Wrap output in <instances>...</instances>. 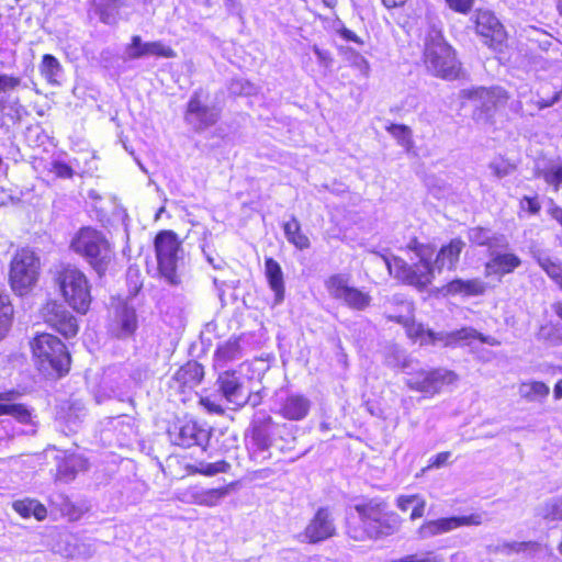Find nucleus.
<instances>
[{"label":"nucleus","instance_id":"obj_10","mask_svg":"<svg viewBox=\"0 0 562 562\" xmlns=\"http://www.w3.org/2000/svg\"><path fill=\"white\" fill-rule=\"evenodd\" d=\"M40 274V258L29 248L15 252L10 263L9 280L12 290L19 295L35 285Z\"/></svg>","mask_w":562,"mask_h":562},{"label":"nucleus","instance_id":"obj_16","mask_svg":"<svg viewBox=\"0 0 562 562\" xmlns=\"http://www.w3.org/2000/svg\"><path fill=\"white\" fill-rule=\"evenodd\" d=\"M474 24L476 33L493 49H497L504 43L506 33L493 12L477 10L474 15Z\"/></svg>","mask_w":562,"mask_h":562},{"label":"nucleus","instance_id":"obj_6","mask_svg":"<svg viewBox=\"0 0 562 562\" xmlns=\"http://www.w3.org/2000/svg\"><path fill=\"white\" fill-rule=\"evenodd\" d=\"M55 282L65 301L77 312L86 313L91 303L87 276L76 266L66 265L57 270Z\"/></svg>","mask_w":562,"mask_h":562},{"label":"nucleus","instance_id":"obj_49","mask_svg":"<svg viewBox=\"0 0 562 562\" xmlns=\"http://www.w3.org/2000/svg\"><path fill=\"white\" fill-rule=\"evenodd\" d=\"M202 252L204 255L207 263L213 267L215 270H221L224 268V260L212 249L211 245L207 241H203L201 245Z\"/></svg>","mask_w":562,"mask_h":562},{"label":"nucleus","instance_id":"obj_61","mask_svg":"<svg viewBox=\"0 0 562 562\" xmlns=\"http://www.w3.org/2000/svg\"><path fill=\"white\" fill-rule=\"evenodd\" d=\"M413 510L411 513V519L416 520L422 518L425 514L426 501L422 495H417L416 501L414 502Z\"/></svg>","mask_w":562,"mask_h":562},{"label":"nucleus","instance_id":"obj_37","mask_svg":"<svg viewBox=\"0 0 562 562\" xmlns=\"http://www.w3.org/2000/svg\"><path fill=\"white\" fill-rule=\"evenodd\" d=\"M389 272L394 278L408 283V277L411 272V266H408L403 259L396 256H382Z\"/></svg>","mask_w":562,"mask_h":562},{"label":"nucleus","instance_id":"obj_11","mask_svg":"<svg viewBox=\"0 0 562 562\" xmlns=\"http://www.w3.org/2000/svg\"><path fill=\"white\" fill-rule=\"evenodd\" d=\"M220 114V109L209 105L206 94L199 90L194 91L188 102L184 120L195 132H203L218 121Z\"/></svg>","mask_w":562,"mask_h":562},{"label":"nucleus","instance_id":"obj_4","mask_svg":"<svg viewBox=\"0 0 562 562\" xmlns=\"http://www.w3.org/2000/svg\"><path fill=\"white\" fill-rule=\"evenodd\" d=\"M71 250L83 258L102 278L113 266L115 252L104 234L92 227H82L72 237Z\"/></svg>","mask_w":562,"mask_h":562},{"label":"nucleus","instance_id":"obj_21","mask_svg":"<svg viewBox=\"0 0 562 562\" xmlns=\"http://www.w3.org/2000/svg\"><path fill=\"white\" fill-rule=\"evenodd\" d=\"M56 459V481L69 483L76 479L79 472L88 470V460L81 454L64 452L63 456H57Z\"/></svg>","mask_w":562,"mask_h":562},{"label":"nucleus","instance_id":"obj_34","mask_svg":"<svg viewBox=\"0 0 562 562\" xmlns=\"http://www.w3.org/2000/svg\"><path fill=\"white\" fill-rule=\"evenodd\" d=\"M519 395L529 401L536 402L546 398L549 393V386L540 381L522 382L518 389Z\"/></svg>","mask_w":562,"mask_h":562},{"label":"nucleus","instance_id":"obj_33","mask_svg":"<svg viewBox=\"0 0 562 562\" xmlns=\"http://www.w3.org/2000/svg\"><path fill=\"white\" fill-rule=\"evenodd\" d=\"M14 510L23 518L35 517L38 521L47 516L46 507L36 499L25 498L13 503Z\"/></svg>","mask_w":562,"mask_h":562},{"label":"nucleus","instance_id":"obj_9","mask_svg":"<svg viewBox=\"0 0 562 562\" xmlns=\"http://www.w3.org/2000/svg\"><path fill=\"white\" fill-rule=\"evenodd\" d=\"M155 250L161 278L170 285H178L181 282L178 270L182 249L177 235L170 231L160 232L155 238Z\"/></svg>","mask_w":562,"mask_h":562},{"label":"nucleus","instance_id":"obj_8","mask_svg":"<svg viewBox=\"0 0 562 562\" xmlns=\"http://www.w3.org/2000/svg\"><path fill=\"white\" fill-rule=\"evenodd\" d=\"M31 348L42 370L52 369L60 375L68 372L70 356L66 346L56 336L45 333L36 335Z\"/></svg>","mask_w":562,"mask_h":562},{"label":"nucleus","instance_id":"obj_30","mask_svg":"<svg viewBox=\"0 0 562 562\" xmlns=\"http://www.w3.org/2000/svg\"><path fill=\"white\" fill-rule=\"evenodd\" d=\"M456 519L453 517L439 518L425 521L417 530L420 539H428L456 529Z\"/></svg>","mask_w":562,"mask_h":562},{"label":"nucleus","instance_id":"obj_19","mask_svg":"<svg viewBox=\"0 0 562 562\" xmlns=\"http://www.w3.org/2000/svg\"><path fill=\"white\" fill-rule=\"evenodd\" d=\"M138 326L136 311L126 303L115 308L114 316L109 325L110 333L117 338H125L135 333Z\"/></svg>","mask_w":562,"mask_h":562},{"label":"nucleus","instance_id":"obj_14","mask_svg":"<svg viewBox=\"0 0 562 562\" xmlns=\"http://www.w3.org/2000/svg\"><path fill=\"white\" fill-rule=\"evenodd\" d=\"M413 250L418 258V262L411 266L407 284L415 285L417 288H425L431 283L435 270L437 269L435 263H431L436 249L431 245H424L415 241Z\"/></svg>","mask_w":562,"mask_h":562},{"label":"nucleus","instance_id":"obj_13","mask_svg":"<svg viewBox=\"0 0 562 562\" xmlns=\"http://www.w3.org/2000/svg\"><path fill=\"white\" fill-rule=\"evenodd\" d=\"M329 295L352 310L362 311L371 303V296L361 290L350 286L342 274H334L325 282Z\"/></svg>","mask_w":562,"mask_h":562},{"label":"nucleus","instance_id":"obj_15","mask_svg":"<svg viewBox=\"0 0 562 562\" xmlns=\"http://www.w3.org/2000/svg\"><path fill=\"white\" fill-rule=\"evenodd\" d=\"M42 316L48 326L66 338L74 337L78 333L79 326L76 317L63 303L56 301L48 302L42 308Z\"/></svg>","mask_w":562,"mask_h":562},{"label":"nucleus","instance_id":"obj_36","mask_svg":"<svg viewBox=\"0 0 562 562\" xmlns=\"http://www.w3.org/2000/svg\"><path fill=\"white\" fill-rule=\"evenodd\" d=\"M40 70L42 76L45 77L49 83L57 85L63 72V67L55 56L45 54L40 65Z\"/></svg>","mask_w":562,"mask_h":562},{"label":"nucleus","instance_id":"obj_24","mask_svg":"<svg viewBox=\"0 0 562 562\" xmlns=\"http://www.w3.org/2000/svg\"><path fill=\"white\" fill-rule=\"evenodd\" d=\"M507 248H495L490 252V260L485 265L487 276H504L513 272L520 265V259L510 252H503Z\"/></svg>","mask_w":562,"mask_h":562},{"label":"nucleus","instance_id":"obj_62","mask_svg":"<svg viewBox=\"0 0 562 562\" xmlns=\"http://www.w3.org/2000/svg\"><path fill=\"white\" fill-rule=\"evenodd\" d=\"M520 204L521 209L528 211L530 214H537L541 209L537 198L524 196Z\"/></svg>","mask_w":562,"mask_h":562},{"label":"nucleus","instance_id":"obj_41","mask_svg":"<svg viewBox=\"0 0 562 562\" xmlns=\"http://www.w3.org/2000/svg\"><path fill=\"white\" fill-rule=\"evenodd\" d=\"M538 177H541L548 186L558 190L562 184V164H550L538 171Z\"/></svg>","mask_w":562,"mask_h":562},{"label":"nucleus","instance_id":"obj_47","mask_svg":"<svg viewBox=\"0 0 562 562\" xmlns=\"http://www.w3.org/2000/svg\"><path fill=\"white\" fill-rule=\"evenodd\" d=\"M539 265L555 283L559 282V279H562V266L560 263L546 257L539 259Z\"/></svg>","mask_w":562,"mask_h":562},{"label":"nucleus","instance_id":"obj_48","mask_svg":"<svg viewBox=\"0 0 562 562\" xmlns=\"http://www.w3.org/2000/svg\"><path fill=\"white\" fill-rule=\"evenodd\" d=\"M392 562H442V560L431 551L419 552L414 554L404 555Z\"/></svg>","mask_w":562,"mask_h":562},{"label":"nucleus","instance_id":"obj_26","mask_svg":"<svg viewBox=\"0 0 562 562\" xmlns=\"http://www.w3.org/2000/svg\"><path fill=\"white\" fill-rule=\"evenodd\" d=\"M203 367L196 361H189L180 369L177 370L172 380L173 383L184 391L186 389H193L203 378Z\"/></svg>","mask_w":562,"mask_h":562},{"label":"nucleus","instance_id":"obj_20","mask_svg":"<svg viewBox=\"0 0 562 562\" xmlns=\"http://www.w3.org/2000/svg\"><path fill=\"white\" fill-rule=\"evenodd\" d=\"M312 403L308 397L292 393L279 400L276 413L284 419L299 422L308 415Z\"/></svg>","mask_w":562,"mask_h":562},{"label":"nucleus","instance_id":"obj_35","mask_svg":"<svg viewBox=\"0 0 562 562\" xmlns=\"http://www.w3.org/2000/svg\"><path fill=\"white\" fill-rule=\"evenodd\" d=\"M283 229L289 243L293 244L296 248L303 250L310 247V239L301 232L300 223L294 216L284 224Z\"/></svg>","mask_w":562,"mask_h":562},{"label":"nucleus","instance_id":"obj_43","mask_svg":"<svg viewBox=\"0 0 562 562\" xmlns=\"http://www.w3.org/2000/svg\"><path fill=\"white\" fill-rule=\"evenodd\" d=\"M83 416L85 407L76 404L69 407L68 414L60 415L58 419L65 423V426L69 432H76Z\"/></svg>","mask_w":562,"mask_h":562},{"label":"nucleus","instance_id":"obj_60","mask_svg":"<svg viewBox=\"0 0 562 562\" xmlns=\"http://www.w3.org/2000/svg\"><path fill=\"white\" fill-rule=\"evenodd\" d=\"M450 457L451 452L449 451L440 452L429 460V464L427 465L426 469H440L447 464Z\"/></svg>","mask_w":562,"mask_h":562},{"label":"nucleus","instance_id":"obj_27","mask_svg":"<svg viewBox=\"0 0 562 562\" xmlns=\"http://www.w3.org/2000/svg\"><path fill=\"white\" fill-rule=\"evenodd\" d=\"M265 276L274 293V304H280L284 300V278L281 266L273 258L265 259Z\"/></svg>","mask_w":562,"mask_h":562},{"label":"nucleus","instance_id":"obj_46","mask_svg":"<svg viewBox=\"0 0 562 562\" xmlns=\"http://www.w3.org/2000/svg\"><path fill=\"white\" fill-rule=\"evenodd\" d=\"M22 85V78L12 74L0 72V94L15 91Z\"/></svg>","mask_w":562,"mask_h":562},{"label":"nucleus","instance_id":"obj_32","mask_svg":"<svg viewBox=\"0 0 562 562\" xmlns=\"http://www.w3.org/2000/svg\"><path fill=\"white\" fill-rule=\"evenodd\" d=\"M121 0H93L94 12L105 24H115L120 19Z\"/></svg>","mask_w":562,"mask_h":562},{"label":"nucleus","instance_id":"obj_50","mask_svg":"<svg viewBox=\"0 0 562 562\" xmlns=\"http://www.w3.org/2000/svg\"><path fill=\"white\" fill-rule=\"evenodd\" d=\"M543 517L551 520L562 519V496L552 498L546 504Z\"/></svg>","mask_w":562,"mask_h":562},{"label":"nucleus","instance_id":"obj_42","mask_svg":"<svg viewBox=\"0 0 562 562\" xmlns=\"http://www.w3.org/2000/svg\"><path fill=\"white\" fill-rule=\"evenodd\" d=\"M387 132L397 140L398 145L407 151L413 147L412 131L408 126L403 124H391L387 126Z\"/></svg>","mask_w":562,"mask_h":562},{"label":"nucleus","instance_id":"obj_23","mask_svg":"<svg viewBox=\"0 0 562 562\" xmlns=\"http://www.w3.org/2000/svg\"><path fill=\"white\" fill-rule=\"evenodd\" d=\"M217 384L227 402L237 406L246 405L244 385L236 372L225 371L221 373L217 378Z\"/></svg>","mask_w":562,"mask_h":562},{"label":"nucleus","instance_id":"obj_56","mask_svg":"<svg viewBox=\"0 0 562 562\" xmlns=\"http://www.w3.org/2000/svg\"><path fill=\"white\" fill-rule=\"evenodd\" d=\"M126 279H127V282L130 284V288H131V292H133V294H136L143 283L140 281V272H139V269L138 268H134V267H130L128 270H127V273H126Z\"/></svg>","mask_w":562,"mask_h":562},{"label":"nucleus","instance_id":"obj_7","mask_svg":"<svg viewBox=\"0 0 562 562\" xmlns=\"http://www.w3.org/2000/svg\"><path fill=\"white\" fill-rule=\"evenodd\" d=\"M425 64L427 69L437 77L454 79L459 72L454 52L448 45L440 31L430 30L425 42Z\"/></svg>","mask_w":562,"mask_h":562},{"label":"nucleus","instance_id":"obj_17","mask_svg":"<svg viewBox=\"0 0 562 562\" xmlns=\"http://www.w3.org/2000/svg\"><path fill=\"white\" fill-rule=\"evenodd\" d=\"M169 436L175 445L183 448L198 446L205 449L210 440V431L193 420L176 426Z\"/></svg>","mask_w":562,"mask_h":562},{"label":"nucleus","instance_id":"obj_51","mask_svg":"<svg viewBox=\"0 0 562 562\" xmlns=\"http://www.w3.org/2000/svg\"><path fill=\"white\" fill-rule=\"evenodd\" d=\"M229 468L228 462L221 460L212 463H202L198 471L203 475L212 476L217 473H226Z\"/></svg>","mask_w":562,"mask_h":562},{"label":"nucleus","instance_id":"obj_57","mask_svg":"<svg viewBox=\"0 0 562 562\" xmlns=\"http://www.w3.org/2000/svg\"><path fill=\"white\" fill-rule=\"evenodd\" d=\"M50 504L59 506L60 513L63 515L69 516L70 518H72V513H71L72 504L64 495L58 494V495L52 497L50 498Z\"/></svg>","mask_w":562,"mask_h":562},{"label":"nucleus","instance_id":"obj_28","mask_svg":"<svg viewBox=\"0 0 562 562\" xmlns=\"http://www.w3.org/2000/svg\"><path fill=\"white\" fill-rule=\"evenodd\" d=\"M463 247L464 243L460 238H454L448 245L442 246L435 260L437 270L441 271L443 268L454 269Z\"/></svg>","mask_w":562,"mask_h":562},{"label":"nucleus","instance_id":"obj_1","mask_svg":"<svg viewBox=\"0 0 562 562\" xmlns=\"http://www.w3.org/2000/svg\"><path fill=\"white\" fill-rule=\"evenodd\" d=\"M358 517H348L346 532L355 541L376 540L397 532L402 518L387 510L381 498L366 499L353 506Z\"/></svg>","mask_w":562,"mask_h":562},{"label":"nucleus","instance_id":"obj_52","mask_svg":"<svg viewBox=\"0 0 562 562\" xmlns=\"http://www.w3.org/2000/svg\"><path fill=\"white\" fill-rule=\"evenodd\" d=\"M142 44L143 41L139 35H134L131 43L125 47L124 54L126 59L142 58Z\"/></svg>","mask_w":562,"mask_h":562},{"label":"nucleus","instance_id":"obj_44","mask_svg":"<svg viewBox=\"0 0 562 562\" xmlns=\"http://www.w3.org/2000/svg\"><path fill=\"white\" fill-rule=\"evenodd\" d=\"M204 493L205 487L192 485L187 488L178 491L177 498L184 504H193L201 506Z\"/></svg>","mask_w":562,"mask_h":562},{"label":"nucleus","instance_id":"obj_64","mask_svg":"<svg viewBox=\"0 0 562 562\" xmlns=\"http://www.w3.org/2000/svg\"><path fill=\"white\" fill-rule=\"evenodd\" d=\"M201 404L210 412V413H214V414H217V415H223L224 414V408L222 407V405L215 403L214 401H212L210 397H203L201 398Z\"/></svg>","mask_w":562,"mask_h":562},{"label":"nucleus","instance_id":"obj_22","mask_svg":"<svg viewBox=\"0 0 562 562\" xmlns=\"http://www.w3.org/2000/svg\"><path fill=\"white\" fill-rule=\"evenodd\" d=\"M463 94L473 101L476 109L485 113L491 112L497 104L507 100L506 91L499 87L490 89L480 87L473 90H464Z\"/></svg>","mask_w":562,"mask_h":562},{"label":"nucleus","instance_id":"obj_54","mask_svg":"<svg viewBox=\"0 0 562 562\" xmlns=\"http://www.w3.org/2000/svg\"><path fill=\"white\" fill-rule=\"evenodd\" d=\"M50 171L63 179H70L74 176L72 168L60 160H54L52 162Z\"/></svg>","mask_w":562,"mask_h":562},{"label":"nucleus","instance_id":"obj_40","mask_svg":"<svg viewBox=\"0 0 562 562\" xmlns=\"http://www.w3.org/2000/svg\"><path fill=\"white\" fill-rule=\"evenodd\" d=\"M13 315V307L9 296L0 292V339L7 334Z\"/></svg>","mask_w":562,"mask_h":562},{"label":"nucleus","instance_id":"obj_39","mask_svg":"<svg viewBox=\"0 0 562 562\" xmlns=\"http://www.w3.org/2000/svg\"><path fill=\"white\" fill-rule=\"evenodd\" d=\"M148 56L172 58L176 56L173 49L165 45L160 41L156 42H143L142 44V58Z\"/></svg>","mask_w":562,"mask_h":562},{"label":"nucleus","instance_id":"obj_5","mask_svg":"<svg viewBox=\"0 0 562 562\" xmlns=\"http://www.w3.org/2000/svg\"><path fill=\"white\" fill-rule=\"evenodd\" d=\"M18 395L15 391H0V441L19 434L35 432L32 411L13 403Z\"/></svg>","mask_w":562,"mask_h":562},{"label":"nucleus","instance_id":"obj_55","mask_svg":"<svg viewBox=\"0 0 562 562\" xmlns=\"http://www.w3.org/2000/svg\"><path fill=\"white\" fill-rule=\"evenodd\" d=\"M490 169L497 178H503L512 173L514 167L505 160H494L490 164Z\"/></svg>","mask_w":562,"mask_h":562},{"label":"nucleus","instance_id":"obj_58","mask_svg":"<svg viewBox=\"0 0 562 562\" xmlns=\"http://www.w3.org/2000/svg\"><path fill=\"white\" fill-rule=\"evenodd\" d=\"M448 7L462 14H467L472 9L474 0H446Z\"/></svg>","mask_w":562,"mask_h":562},{"label":"nucleus","instance_id":"obj_38","mask_svg":"<svg viewBox=\"0 0 562 562\" xmlns=\"http://www.w3.org/2000/svg\"><path fill=\"white\" fill-rule=\"evenodd\" d=\"M235 483H229L222 487L205 488V493L202 499L201 506L215 507L218 506L222 501L231 494L234 490Z\"/></svg>","mask_w":562,"mask_h":562},{"label":"nucleus","instance_id":"obj_2","mask_svg":"<svg viewBox=\"0 0 562 562\" xmlns=\"http://www.w3.org/2000/svg\"><path fill=\"white\" fill-rule=\"evenodd\" d=\"M297 427L286 423H277L266 412H258L250 425V446L254 453L263 459L272 454L270 449L286 453L295 448Z\"/></svg>","mask_w":562,"mask_h":562},{"label":"nucleus","instance_id":"obj_25","mask_svg":"<svg viewBox=\"0 0 562 562\" xmlns=\"http://www.w3.org/2000/svg\"><path fill=\"white\" fill-rule=\"evenodd\" d=\"M469 240L477 246H486L488 254L495 248H508V240L505 235L492 233L483 227H473L468 233Z\"/></svg>","mask_w":562,"mask_h":562},{"label":"nucleus","instance_id":"obj_18","mask_svg":"<svg viewBox=\"0 0 562 562\" xmlns=\"http://www.w3.org/2000/svg\"><path fill=\"white\" fill-rule=\"evenodd\" d=\"M335 531L336 527L331 513L328 508L322 507L316 512L300 537L302 542L317 543L333 537Z\"/></svg>","mask_w":562,"mask_h":562},{"label":"nucleus","instance_id":"obj_45","mask_svg":"<svg viewBox=\"0 0 562 562\" xmlns=\"http://www.w3.org/2000/svg\"><path fill=\"white\" fill-rule=\"evenodd\" d=\"M539 549V544L533 541H514V542H504L503 544H499L496 548V551L504 553V554H510V553H519L525 551L535 552Z\"/></svg>","mask_w":562,"mask_h":562},{"label":"nucleus","instance_id":"obj_29","mask_svg":"<svg viewBox=\"0 0 562 562\" xmlns=\"http://www.w3.org/2000/svg\"><path fill=\"white\" fill-rule=\"evenodd\" d=\"M445 294L475 296L485 292V283L479 279L462 280L456 279L443 288Z\"/></svg>","mask_w":562,"mask_h":562},{"label":"nucleus","instance_id":"obj_12","mask_svg":"<svg viewBox=\"0 0 562 562\" xmlns=\"http://www.w3.org/2000/svg\"><path fill=\"white\" fill-rule=\"evenodd\" d=\"M458 381V374L445 368H437L429 371L420 370L406 380V385L417 392L428 395L439 393L446 385Z\"/></svg>","mask_w":562,"mask_h":562},{"label":"nucleus","instance_id":"obj_3","mask_svg":"<svg viewBox=\"0 0 562 562\" xmlns=\"http://www.w3.org/2000/svg\"><path fill=\"white\" fill-rule=\"evenodd\" d=\"M404 307L408 313L407 316H390V318L396 321L397 323L404 324L406 327L407 336L414 339L415 341H419L420 346L440 345L442 347H457L462 342H469L473 339H477L491 346L497 344L495 338L484 336L483 334L476 331L472 327H463L461 329L453 331L437 333L431 329L425 328L423 324H416L414 322L408 323L412 313V305L411 303H405Z\"/></svg>","mask_w":562,"mask_h":562},{"label":"nucleus","instance_id":"obj_59","mask_svg":"<svg viewBox=\"0 0 562 562\" xmlns=\"http://www.w3.org/2000/svg\"><path fill=\"white\" fill-rule=\"evenodd\" d=\"M350 60L363 75H368L370 66L368 60L360 54L351 52Z\"/></svg>","mask_w":562,"mask_h":562},{"label":"nucleus","instance_id":"obj_63","mask_svg":"<svg viewBox=\"0 0 562 562\" xmlns=\"http://www.w3.org/2000/svg\"><path fill=\"white\" fill-rule=\"evenodd\" d=\"M417 495L418 494L400 495V496H397V498H396V506L402 512L408 510V508L415 504L414 502L416 501Z\"/></svg>","mask_w":562,"mask_h":562},{"label":"nucleus","instance_id":"obj_53","mask_svg":"<svg viewBox=\"0 0 562 562\" xmlns=\"http://www.w3.org/2000/svg\"><path fill=\"white\" fill-rule=\"evenodd\" d=\"M456 521V529L461 526H480L484 521V514L474 513L468 516L453 517Z\"/></svg>","mask_w":562,"mask_h":562},{"label":"nucleus","instance_id":"obj_31","mask_svg":"<svg viewBox=\"0 0 562 562\" xmlns=\"http://www.w3.org/2000/svg\"><path fill=\"white\" fill-rule=\"evenodd\" d=\"M241 355L240 339L238 337H231L218 345L215 351V361L217 366H224L227 362L240 359Z\"/></svg>","mask_w":562,"mask_h":562}]
</instances>
